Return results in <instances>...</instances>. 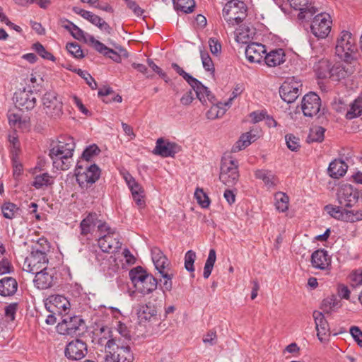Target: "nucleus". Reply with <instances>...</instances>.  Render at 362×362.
<instances>
[{"mask_svg":"<svg viewBox=\"0 0 362 362\" xmlns=\"http://www.w3.org/2000/svg\"><path fill=\"white\" fill-rule=\"evenodd\" d=\"M75 147L74 139L71 136L62 137L53 143L49 153L53 166L61 170H68L72 163Z\"/></svg>","mask_w":362,"mask_h":362,"instance_id":"1","label":"nucleus"},{"mask_svg":"<svg viewBox=\"0 0 362 362\" xmlns=\"http://www.w3.org/2000/svg\"><path fill=\"white\" fill-rule=\"evenodd\" d=\"M247 6L239 0H230L226 4L222 11V16L226 21L225 29H233L240 23L247 16Z\"/></svg>","mask_w":362,"mask_h":362,"instance_id":"2","label":"nucleus"},{"mask_svg":"<svg viewBox=\"0 0 362 362\" xmlns=\"http://www.w3.org/2000/svg\"><path fill=\"white\" fill-rule=\"evenodd\" d=\"M356 40L352 34L346 30L341 32L337 39L336 54L344 62H351L356 59Z\"/></svg>","mask_w":362,"mask_h":362,"instance_id":"3","label":"nucleus"},{"mask_svg":"<svg viewBox=\"0 0 362 362\" xmlns=\"http://www.w3.org/2000/svg\"><path fill=\"white\" fill-rule=\"evenodd\" d=\"M98 243L103 252L112 253L121 247L119 235L115 229L111 228L107 223L98 226Z\"/></svg>","mask_w":362,"mask_h":362,"instance_id":"4","label":"nucleus"},{"mask_svg":"<svg viewBox=\"0 0 362 362\" xmlns=\"http://www.w3.org/2000/svg\"><path fill=\"white\" fill-rule=\"evenodd\" d=\"M42 110L51 119L57 120L63 115L62 99L54 91H47L42 98Z\"/></svg>","mask_w":362,"mask_h":362,"instance_id":"5","label":"nucleus"},{"mask_svg":"<svg viewBox=\"0 0 362 362\" xmlns=\"http://www.w3.org/2000/svg\"><path fill=\"white\" fill-rule=\"evenodd\" d=\"M238 166V162L231 156L223 158L219 179L224 185L232 187L237 183L239 178Z\"/></svg>","mask_w":362,"mask_h":362,"instance_id":"6","label":"nucleus"},{"mask_svg":"<svg viewBox=\"0 0 362 362\" xmlns=\"http://www.w3.org/2000/svg\"><path fill=\"white\" fill-rule=\"evenodd\" d=\"M105 351L117 358V362H132L134 359L129 346L119 339H109L105 344Z\"/></svg>","mask_w":362,"mask_h":362,"instance_id":"7","label":"nucleus"},{"mask_svg":"<svg viewBox=\"0 0 362 362\" xmlns=\"http://www.w3.org/2000/svg\"><path fill=\"white\" fill-rule=\"evenodd\" d=\"M331 17L329 14L321 12L316 15L310 25L312 33L318 39L327 37L331 30Z\"/></svg>","mask_w":362,"mask_h":362,"instance_id":"8","label":"nucleus"},{"mask_svg":"<svg viewBox=\"0 0 362 362\" xmlns=\"http://www.w3.org/2000/svg\"><path fill=\"white\" fill-rule=\"evenodd\" d=\"M359 193L351 185L344 184L340 186L337 192V199L341 206L352 207L358 201Z\"/></svg>","mask_w":362,"mask_h":362,"instance_id":"9","label":"nucleus"},{"mask_svg":"<svg viewBox=\"0 0 362 362\" xmlns=\"http://www.w3.org/2000/svg\"><path fill=\"white\" fill-rule=\"evenodd\" d=\"M301 86L300 81L294 78H287L280 88L281 98L287 103L294 102L300 94Z\"/></svg>","mask_w":362,"mask_h":362,"instance_id":"10","label":"nucleus"},{"mask_svg":"<svg viewBox=\"0 0 362 362\" xmlns=\"http://www.w3.org/2000/svg\"><path fill=\"white\" fill-rule=\"evenodd\" d=\"M301 109L305 117H313L321 115V100L315 93L306 94L302 100Z\"/></svg>","mask_w":362,"mask_h":362,"instance_id":"11","label":"nucleus"},{"mask_svg":"<svg viewBox=\"0 0 362 362\" xmlns=\"http://www.w3.org/2000/svg\"><path fill=\"white\" fill-rule=\"evenodd\" d=\"M45 307L49 313L62 316L68 314L70 303L64 296L52 295L47 299Z\"/></svg>","mask_w":362,"mask_h":362,"instance_id":"12","label":"nucleus"},{"mask_svg":"<svg viewBox=\"0 0 362 362\" xmlns=\"http://www.w3.org/2000/svg\"><path fill=\"white\" fill-rule=\"evenodd\" d=\"M47 255H41L40 252L37 253V251L35 252H31L24 261L23 269L27 272L34 274L35 272L47 268Z\"/></svg>","mask_w":362,"mask_h":362,"instance_id":"13","label":"nucleus"},{"mask_svg":"<svg viewBox=\"0 0 362 362\" xmlns=\"http://www.w3.org/2000/svg\"><path fill=\"white\" fill-rule=\"evenodd\" d=\"M100 175V170L95 164L90 165L83 172L78 170L76 174V180L83 189H87L95 183L99 179Z\"/></svg>","mask_w":362,"mask_h":362,"instance_id":"14","label":"nucleus"},{"mask_svg":"<svg viewBox=\"0 0 362 362\" xmlns=\"http://www.w3.org/2000/svg\"><path fill=\"white\" fill-rule=\"evenodd\" d=\"M62 321L57 326V332L61 334L73 335L79 329L83 320L79 316H71L65 314L62 316Z\"/></svg>","mask_w":362,"mask_h":362,"instance_id":"15","label":"nucleus"},{"mask_svg":"<svg viewBox=\"0 0 362 362\" xmlns=\"http://www.w3.org/2000/svg\"><path fill=\"white\" fill-rule=\"evenodd\" d=\"M156 269L161 275L163 280L160 279L163 283L164 289L170 291L173 287L172 279L174 276V273L170 268V262L165 256L160 259L153 262Z\"/></svg>","mask_w":362,"mask_h":362,"instance_id":"16","label":"nucleus"},{"mask_svg":"<svg viewBox=\"0 0 362 362\" xmlns=\"http://www.w3.org/2000/svg\"><path fill=\"white\" fill-rule=\"evenodd\" d=\"M289 5L296 10L300 11V19L310 18L319 11L318 8L313 3V0H286Z\"/></svg>","mask_w":362,"mask_h":362,"instance_id":"17","label":"nucleus"},{"mask_svg":"<svg viewBox=\"0 0 362 362\" xmlns=\"http://www.w3.org/2000/svg\"><path fill=\"white\" fill-rule=\"evenodd\" d=\"M34 274H35L34 284L39 289L49 288L55 284V272L53 269L45 268Z\"/></svg>","mask_w":362,"mask_h":362,"instance_id":"18","label":"nucleus"},{"mask_svg":"<svg viewBox=\"0 0 362 362\" xmlns=\"http://www.w3.org/2000/svg\"><path fill=\"white\" fill-rule=\"evenodd\" d=\"M14 100L16 107L30 110L35 107L37 98L33 91L23 89L15 93Z\"/></svg>","mask_w":362,"mask_h":362,"instance_id":"19","label":"nucleus"},{"mask_svg":"<svg viewBox=\"0 0 362 362\" xmlns=\"http://www.w3.org/2000/svg\"><path fill=\"white\" fill-rule=\"evenodd\" d=\"M180 151V146L174 142L159 138L156 143L153 151V154L160 156L163 158L174 157Z\"/></svg>","mask_w":362,"mask_h":362,"instance_id":"20","label":"nucleus"},{"mask_svg":"<svg viewBox=\"0 0 362 362\" xmlns=\"http://www.w3.org/2000/svg\"><path fill=\"white\" fill-rule=\"evenodd\" d=\"M87 354V346L81 340L76 339L70 341L65 349V356L71 360H81Z\"/></svg>","mask_w":362,"mask_h":362,"instance_id":"21","label":"nucleus"},{"mask_svg":"<svg viewBox=\"0 0 362 362\" xmlns=\"http://www.w3.org/2000/svg\"><path fill=\"white\" fill-rule=\"evenodd\" d=\"M266 49L260 43L252 42L245 49V56L247 60L253 63H260L264 59Z\"/></svg>","mask_w":362,"mask_h":362,"instance_id":"22","label":"nucleus"},{"mask_svg":"<svg viewBox=\"0 0 362 362\" xmlns=\"http://www.w3.org/2000/svg\"><path fill=\"white\" fill-rule=\"evenodd\" d=\"M7 117L9 125L15 130L24 131L30 127L29 119L26 117H22L19 112H14L10 110L8 112Z\"/></svg>","mask_w":362,"mask_h":362,"instance_id":"23","label":"nucleus"},{"mask_svg":"<svg viewBox=\"0 0 362 362\" xmlns=\"http://www.w3.org/2000/svg\"><path fill=\"white\" fill-rule=\"evenodd\" d=\"M189 84L196 92L197 97L202 103L206 102V98L210 102H212L214 99V96L209 88L195 78H194Z\"/></svg>","mask_w":362,"mask_h":362,"instance_id":"24","label":"nucleus"},{"mask_svg":"<svg viewBox=\"0 0 362 362\" xmlns=\"http://www.w3.org/2000/svg\"><path fill=\"white\" fill-rule=\"evenodd\" d=\"M138 315L141 320L154 322L158 321V308L151 303L141 305L138 310Z\"/></svg>","mask_w":362,"mask_h":362,"instance_id":"25","label":"nucleus"},{"mask_svg":"<svg viewBox=\"0 0 362 362\" xmlns=\"http://www.w3.org/2000/svg\"><path fill=\"white\" fill-rule=\"evenodd\" d=\"M100 223H105L101 222L98 218V215L95 213L89 214L85 218L82 220L80 224L81 234L86 235L91 233L95 227Z\"/></svg>","mask_w":362,"mask_h":362,"instance_id":"26","label":"nucleus"},{"mask_svg":"<svg viewBox=\"0 0 362 362\" xmlns=\"http://www.w3.org/2000/svg\"><path fill=\"white\" fill-rule=\"evenodd\" d=\"M311 263L313 267L316 269H325L330 264V258L327 251L317 250L312 254Z\"/></svg>","mask_w":362,"mask_h":362,"instance_id":"27","label":"nucleus"},{"mask_svg":"<svg viewBox=\"0 0 362 362\" xmlns=\"http://www.w3.org/2000/svg\"><path fill=\"white\" fill-rule=\"evenodd\" d=\"M313 317L317 332V335L318 339L320 341H322L324 339V337H325L329 331V325L322 312L314 311Z\"/></svg>","mask_w":362,"mask_h":362,"instance_id":"28","label":"nucleus"},{"mask_svg":"<svg viewBox=\"0 0 362 362\" xmlns=\"http://www.w3.org/2000/svg\"><path fill=\"white\" fill-rule=\"evenodd\" d=\"M265 64L270 67L279 66L285 62V53L282 49L272 50L264 56Z\"/></svg>","mask_w":362,"mask_h":362,"instance_id":"29","label":"nucleus"},{"mask_svg":"<svg viewBox=\"0 0 362 362\" xmlns=\"http://www.w3.org/2000/svg\"><path fill=\"white\" fill-rule=\"evenodd\" d=\"M18 283L12 277H4L0 280V295L2 296H13L17 291Z\"/></svg>","mask_w":362,"mask_h":362,"instance_id":"30","label":"nucleus"},{"mask_svg":"<svg viewBox=\"0 0 362 362\" xmlns=\"http://www.w3.org/2000/svg\"><path fill=\"white\" fill-rule=\"evenodd\" d=\"M348 75V71L341 64H335L328 71L320 73V76L322 78L329 77L334 81H339L344 78Z\"/></svg>","mask_w":362,"mask_h":362,"instance_id":"31","label":"nucleus"},{"mask_svg":"<svg viewBox=\"0 0 362 362\" xmlns=\"http://www.w3.org/2000/svg\"><path fill=\"white\" fill-rule=\"evenodd\" d=\"M347 168L348 166L345 162L341 160H334L330 163L328 171L332 177L339 178L345 175Z\"/></svg>","mask_w":362,"mask_h":362,"instance_id":"32","label":"nucleus"},{"mask_svg":"<svg viewBox=\"0 0 362 362\" xmlns=\"http://www.w3.org/2000/svg\"><path fill=\"white\" fill-rule=\"evenodd\" d=\"M129 278L134 284L136 290L141 288V282L148 277V274L141 267H136L131 269L129 272Z\"/></svg>","mask_w":362,"mask_h":362,"instance_id":"33","label":"nucleus"},{"mask_svg":"<svg viewBox=\"0 0 362 362\" xmlns=\"http://www.w3.org/2000/svg\"><path fill=\"white\" fill-rule=\"evenodd\" d=\"M255 175L257 179L261 180L267 187H272L276 185V177L270 170H257Z\"/></svg>","mask_w":362,"mask_h":362,"instance_id":"34","label":"nucleus"},{"mask_svg":"<svg viewBox=\"0 0 362 362\" xmlns=\"http://www.w3.org/2000/svg\"><path fill=\"white\" fill-rule=\"evenodd\" d=\"M341 306L340 300L332 296L325 298L321 303V310L325 313H331Z\"/></svg>","mask_w":362,"mask_h":362,"instance_id":"35","label":"nucleus"},{"mask_svg":"<svg viewBox=\"0 0 362 362\" xmlns=\"http://www.w3.org/2000/svg\"><path fill=\"white\" fill-rule=\"evenodd\" d=\"M157 285L156 279L150 274L141 282V288H138L136 291L144 295L148 294L156 289Z\"/></svg>","mask_w":362,"mask_h":362,"instance_id":"36","label":"nucleus"},{"mask_svg":"<svg viewBox=\"0 0 362 362\" xmlns=\"http://www.w3.org/2000/svg\"><path fill=\"white\" fill-rule=\"evenodd\" d=\"M254 33L249 27L241 25L235 31V40L239 43L246 44L252 39Z\"/></svg>","mask_w":362,"mask_h":362,"instance_id":"37","label":"nucleus"},{"mask_svg":"<svg viewBox=\"0 0 362 362\" xmlns=\"http://www.w3.org/2000/svg\"><path fill=\"white\" fill-rule=\"evenodd\" d=\"M255 141V135H252L251 132L243 134L240 139L235 144L232 148L233 152H238L251 144Z\"/></svg>","mask_w":362,"mask_h":362,"instance_id":"38","label":"nucleus"},{"mask_svg":"<svg viewBox=\"0 0 362 362\" xmlns=\"http://www.w3.org/2000/svg\"><path fill=\"white\" fill-rule=\"evenodd\" d=\"M362 114V98H358L351 105L346 114V118L352 119Z\"/></svg>","mask_w":362,"mask_h":362,"instance_id":"39","label":"nucleus"},{"mask_svg":"<svg viewBox=\"0 0 362 362\" xmlns=\"http://www.w3.org/2000/svg\"><path fill=\"white\" fill-rule=\"evenodd\" d=\"M226 106H225L224 104L221 103L213 105L206 112V117L209 119H215L222 117L226 113Z\"/></svg>","mask_w":362,"mask_h":362,"instance_id":"40","label":"nucleus"},{"mask_svg":"<svg viewBox=\"0 0 362 362\" xmlns=\"http://www.w3.org/2000/svg\"><path fill=\"white\" fill-rule=\"evenodd\" d=\"M325 129L320 126H314L310 128L309 134L307 138L308 143L321 142L324 139V134Z\"/></svg>","mask_w":362,"mask_h":362,"instance_id":"41","label":"nucleus"},{"mask_svg":"<svg viewBox=\"0 0 362 362\" xmlns=\"http://www.w3.org/2000/svg\"><path fill=\"white\" fill-rule=\"evenodd\" d=\"M275 206L279 211L284 212L288 208V197L283 192H277L275 194Z\"/></svg>","mask_w":362,"mask_h":362,"instance_id":"42","label":"nucleus"},{"mask_svg":"<svg viewBox=\"0 0 362 362\" xmlns=\"http://www.w3.org/2000/svg\"><path fill=\"white\" fill-rule=\"evenodd\" d=\"M362 221V210L344 209L343 221L354 223Z\"/></svg>","mask_w":362,"mask_h":362,"instance_id":"43","label":"nucleus"},{"mask_svg":"<svg viewBox=\"0 0 362 362\" xmlns=\"http://www.w3.org/2000/svg\"><path fill=\"white\" fill-rule=\"evenodd\" d=\"M52 184V177L47 173L36 175L33 182V185L36 189H40L45 186L51 185Z\"/></svg>","mask_w":362,"mask_h":362,"instance_id":"44","label":"nucleus"},{"mask_svg":"<svg viewBox=\"0 0 362 362\" xmlns=\"http://www.w3.org/2000/svg\"><path fill=\"white\" fill-rule=\"evenodd\" d=\"M341 206H334L332 204H329L325 206V210L327 211L328 214H329L332 217L337 219L339 221H343L344 218V211L345 208Z\"/></svg>","mask_w":362,"mask_h":362,"instance_id":"45","label":"nucleus"},{"mask_svg":"<svg viewBox=\"0 0 362 362\" xmlns=\"http://www.w3.org/2000/svg\"><path fill=\"white\" fill-rule=\"evenodd\" d=\"M118 52L115 51L112 49L109 48L107 55L105 57H107L110 59H112L115 62H120L122 57L127 58L128 57V53L122 47L119 46L116 47Z\"/></svg>","mask_w":362,"mask_h":362,"instance_id":"46","label":"nucleus"},{"mask_svg":"<svg viewBox=\"0 0 362 362\" xmlns=\"http://www.w3.org/2000/svg\"><path fill=\"white\" fill-rule=\"evenodd\" d=\"M49 243L45 238H40L37 243H35L32 246V250L31 252H35L36 251L37 253H40L41 255H47V253L49 251Z\"/></svg>","mask_w":362,"mask_h":362,"instance_id":"47","label":"nucleus"},{"mask_svg":"<svg viewBox=\"0 0 362 362\" xmlns=\"http://www.w3.org/2000/svg\"><path fill=\"white\" fill-rule=\"evenodd\" d=\"M199 52L202 65L204 69L207 71L214 72V65L209 53L206 51L204 50L202 47H199Z\"/></svg>","mask_w":362,"mask_h":362,"instance_id":"48","label":"nucleus"},{"mask_svg":"<svg viewBox=\"0 0 362 362\" xmlns=\"http://www.w3.org/2000/svg\"><path fill=\"white\" fill-rule=\"evenodd\" d=\"M194 6L195 2L194 0H178L176 5L178 10L186 13L192 12Z\"/></svg>","mask_w":362,"mask_h":362,"instance_id":"49","label":"nucleus"},{"mask_svg":"<svg viewBox=\"0 0 362 362\" xmlns=\"http://www.w3.org/2000/svg\"><path fill=\"white\" fill-rule=\"evenodd\" d=\"M71 35L76 40L83 41L86 43H88V37H91L92 35L86 33L83 30L79 28L78 26L74 25L72 26V30H71Z\"/></svg>","mask_w":362,"mask_h":362,"instance_id":"50","label":"nucleus"},{"mask_svg":"<svg viewBox=\"0 0 362 362\" xmlns=\"http://www.w3.org/2000/svg\"><path fill=\"white\" fill-rule=\"evenodd\" d=\"M196 259V253L193 250H189L185 255V268L190 272L194 271V263Z\"/></svg>","mask_w":362,"mask_h":362,"instance_id":"51","label":"nucleus"},{"mask_svg":"<svg viewBox=\"0 0 362 362\" xmlns=\"http://www.w3.org/2000/svg\"><path fill=\"white\" fill-rule=\"evenodd\" d=\"M18 209V207L14 204L11 202L4 204L1 207L4 216L9 219H11L14 217L15 214L17 212Z\"/></svg>","mask_w":362,"mask_h":362,"instance_id":"52","label":"nucleus"},{"mask_svg":"<svg viewBox=\"0 0 362 362\" xmlns=\"http://www.w3.org/2000/svg\"><path fill=\"white\" fill-rule=\"evenodd\" d=\"M88 43L99 53L103 54L104 56L107 55V52L109 49L106 45L100 42L99 40L95 39L93 36L88 37Z\"/></svg>","mask_w":362,"mask_h":362,"instance_id":"53","label":"nucleus"},{"mask_svg":"<svg viewBox=\"0 0 362 362\" xmlns=\"http://www.w3.org/2000/svg\"><path fill=\"white\" fill-rule=\"evenodd\" d=\"M194 197L197 200V202L203 207L207 208L210 204L209 198L208 196L204 192L203 189H197L195 191Z\"/></svg>","mask_w":362,"mask_h":362,"instance_id":"54","label":"nucleus"},{"mask_svg":"<svg viewBox=\"0 0 362 362\" xmlns=\"http://www.w3.org/2000/svg\"><path fill=\"white\" fill-rule=\"evenodd\" d=\"M18 303H12L5 307V317L8 321H13L15 320V315L18 310Z\"/></svg>","mask_w":362,"mask_h":362,"instance_id":"55","label":"nucleus"},{"mask_svg":"<svg viewBox=\"0 0 362 362\" xmlns=\"http://www.w3.org/2000/svg\"><path fill=\"white\" fill-rule=\"evenodd\" d=\"M100 149L96 145H90L83 151L82 158L83 160L89 161L93 157L98 155Z\"/></svg>","mask_w":362,"mask_h":362,"instance_id":"56","label":"nucleus"},{"mask_svg":"<svg viewBox=\"0 0 362 362\" xmlns=\"http://www.w3.org/2000/svg\"><path fill=\"white\" fill-rule=\"evenodd\" d=\"M68 52L76 58L83 57V51L81 47L75 42L68 43L66 45Z\"/></svg>","mask_w":362,"mask_h":362,"instance_id":"57","label":"nucleus"},{"mask_svg":"<svg viewBox=\"0 0 362 362\" xmlns=\"http://www.w3.org/2000/svg\"><path fill=\"white\" fill-rule=\"evenodd\" d=\"M285 139L286 146L290 150L295 151L300 147L299 139L293 134L286 135Z\"/></svg>","mask_w":362,"mask_h":362,"instance_id":"58","label":"nucleus"},{"mask_svg":"<svg viewBox=\"0 0 362 362\" xmlns=\"http://www.w3.org/2000/svg\"><path fill=\"white\" fill-rule=\"evenodd\" d=\"M33 49L43 59L54 60V56L47 52L45 47L39 42L35 43L33 45Z\"/></svg>","mask_w":362,"mask_h":362,"instance_id":"59","label":"nucleus"},{"mask_svg":"<svg viewBox=\"0 0 362 362\" xmlns=\"http://www.w3.org/2000/svg\"><path fill=\"white\" fill-rule=\"evenodd\" d=\"M208 43L212 54L217 56L221 53V45L218 40L215 37H211L209 38Z\"/></svg>","mask_w":362,"mask_h":362,"instance_id":"60","label":"nucleus"},{"mask_svg":"<svg viewBox=\"0 0 362 362\" xmlns=\"http://www.w3.org/2000/svg\"><path fill=\"white\" fill-rule=\"evenodd\" d=\"M349 332L357 344L362 347V331L361 329L357 326H352L350 327Z\"/></svg>","mask_w":362,"mask_h":362,"instance_id":"61","label":"nucleus"},{"mask_svg":"<svg viewBox=\"0 0 362 362\" xmlns=\"http://www.w3.org/2000/svg\"><path fill=\"white\" fill-rule=\"evenodd\" d=\"M350 281L353 286L362 285V270H356L349 276Z\"/></svg>","mask_w":362,"mask_h":362,"instance_id":"62","label":"nucleus"},{"mask_svg":"<svg viewBox=\"0 0 362 362\" xmlns=\"http://www.w3.org/2000/svg\"><path fill=\"white\" fill-rule=\"evenodd\" d=\"M172 68L182 78L188 83H189L194 78L192 76L185 72L182 68H181L177 64L173 63L172 64Z\"/></svg>","mask_w":362,"mask_h":362,"instance_id":"63","label":"nucleus"},{"mask_svg":"<svg viewBox=\"0 0 362 362\" xmlns=\"http://www.w3.org/2000/svg\"><path fill=\"white\" fill-rule=\"evenodd\" d=\"M78 74L80 75L82 78H83L88 86L92 88L95 89L97 87V83L95 81L94 78L86 71L78 69Z\"/></svg>","mask_w":362,"mask_h":362,"instance_id":"64","label":"nucleus"}]
</instances>
